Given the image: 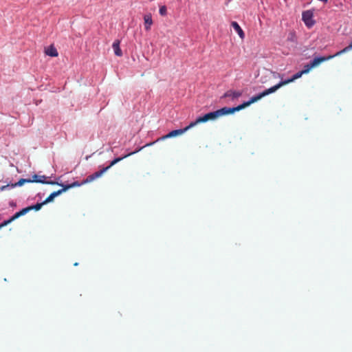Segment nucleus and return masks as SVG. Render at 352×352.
<instances>
[{
	"label": "nucleus",
	"mask_w": 352,
	"mask_h": 352,
	"mask_svg": "<svg viewBox=\"0 0 352 352\" xmlns=\"http://www.w3.org/2000/svg\"><path fill=\"white\" fill-rule=\"evenodd\" d=\"M218 118L217 110L214 111L208 112L203 116H199L196 118L194 122H192L193 126L199 123L206 122L209 120H215Z\"/></svg>",
	"instance_id": "1"
},
{
	"label": "nucleus",
	"mask_w": 352,
	"mask_h": 352,
	"mask_svg": "<svg viewBox=\"0 0 352 352\" xmlns=\"http://www.w3.org/2000/svg\"><path fill=\"white\" fill-rule=\"evenodd\" d=\"M302 20L307 28H312L316 23V21L314 19V10L303 11L302 13Z\"/></svg>",
	"instance_id": "2"
},
{
	"label": "nucleus",
	"mask_w": 352,
	"mask_h": 352,
	"mask_svg": "<svg viewBox=\"0 0 352 352\" xmlns=\"http://www.w3.org/2000/svg\"><path fill=\"white\" fill-rule=\"evenodd\" d=\"M192 127H193V124H192V122H190L189 125H188L187 126H186L184 129H175V130L170 131L165 135L159 138L157 140V141L160 140H164L167 138H174V137L180 135L184 133L186 131H187L188 129H190Z\"/></svg>",
	"instance_id": "3"
},
{
	"label": "nucleus",
	"mask_w": 352,
	"mask_h": 352,
	"mask_svg": "<svg viewBox=\"0 0 352 352\" xmlns=\"http://www.w3.org/2000/svg\"><path fill=\"white\" fill-rule=\"evenodd\" d=\"M47 177L45 175H38L34 174L32 175V179H30V183H41L43 184H50L54 185L58 184V182L52 181V180H47Z\"/></svg>",
	"instance_id": "4"
},
{
	"label": "nucleus",
	"mask_w": 352,
	"mask_h": 352,
	"mask_svg": "<svg viewBox=\"0 0 352 352\" xmlns=\"http://www.w3.org/2000/svg\"><path fill=\"white\" fill-rule=\"evenodd\" d=\"M241 110V109L240 108V105L239 104L238 106L233 107H222L219 109H217V113L218 118H219V117L223 116L233 114L235 112L239 111Z\"/></svg>",
	"instance_id": "5"
},
{
	"label": "nucleus",
	"mask_w": 352,
	"mask_h": 352,
	"mask_svg": "<svg viewBox=\"0 0 352 352\" xmlns=\"http://www.w3.org/2000/svg\"><path fill=\"white\" fill-rule=\"evenodd\" d=\"M335 55H330L328 56H318L314 57L311 61V64L313 66V67H315L322 63V62H324L326 60H328L332 58H333Z\"/></svg>",
	"instance_id": "6"
},
{
	"label": "nucleus",
	"mask_w": 352,
	"mask_h": 352,
	"mask_svg": "<svg viewBox=\"0 0 352 352\" xmlns=\"http://www.w3.org/2000/svg\"><path fill=\"white\" fill-rule=\"evenodd\" d=\"M260 99H261V96L259 95V94L255 95V96H253L252 97H251L247 101H244L243 103L240 104V108L242 109H243L244 108L250 106V104H252V103L254 102H257L258 100H259Z\"/></svg>",
	"instance_id": "7"
},
{
	"label": "nucleus",
	"mask_w": 352,
	"mask_h": 352,
	"mask_svg": "<svg viewBox=\"0 0 352 352\" xmlns=\"http://www.w3.org/2000/svg\"><path fill=\"white\" fill-rule=\"evenodd\" d=\"M144 29L146 31H148L151 30V26L153 24L152 16L151 13H148L144 14Z\"/></svg>",
	"instance_id": "8"
},
{
	"label": "nucleus",
	"mask_w": 352,
	"mask_h": 352,
	"mask_svg": "<svg viewBox=\"0 0 352 352\" xmlns=\"http://www.w3.org/2000/svg\"><path fill=\"white\" fill-rule=\"evenodd\" d=\"M231 26L233 28L234 31L238 34L241 38H243L245 37V33L239 24L236 21H232Z\"/></svg>",
	"instance_id": "9"
},
{
	"label": "nucleus",
	"mask_w": 352,
	"mask_h": 352,
	"mask_svg": "<svg viewBox=\"0 0 352 352\" xmlns=\"http://www.w3.org/2000/svg\"><path fill=\"white\" fill-rule=\"evenodd\" d=\"M241 96V91H236L232 90H228L221 97V98L231 97L232 100L238 98Z\"/></svg>",
	"instance_id": "10"
},
{
	"label": "nucleus",
	"mask_w": 352,
	"mask_h": 352,
	"mask_svg": "<svg viewBox=\"0 0 352 352\" xmlns=\"http://www.w3.org/2000/svg\"><path fill=\"white\" fill-rule=\"evenodd\" d=\"M45 53L50 57H56L58 55L56 48L53 45L45 48Z\"/></svg>",
	"instance_id": "11"
},
{
	"label": "nucleus",
	"mask_w": 352,
	"mask_h": 352,
	"mask_svg": "<svg viewBox=\"0 0 352 352\" xmlns=\"http://www.w3.org/2000/svg\"><path fill=\"white\" fill-rule=\"evenodd\" d=\"M112 47L114 50V54L118 56H122V52L120 47V41L118 40H116L112 45Z\"/></svg>",
	"instance_id": "12"
},
{
	"label": "nucleus",
	"mask_w": 352,
	"mask_h": 352,
	"mask_svg": "<svg viewBox=\"0 0 352 352\" xmlns=\"http://www.w3.org/2000/svg\"><path fill=\"white\" fill-rule=\"evenodd\" d=\"M135 152H133V153H128L126 155H124L123 156H121V157H115L113 160H111L109 163V165L107 166V167H109V169L114 166L115 164H116L117 163H118L119 162H120L121 160H122L123 159H124L125 157L131 155V154L133 153H135Z\"/></svg>",
	"instance_id": "13"
},
{
	"label": "nucleus",
	"mask_w": 352,
	"mask_h": 352,
	"mask_svg": "<svg viewBox=\"0 0 352 352\" xmlns=\"http://www.w3.org/2000/svg\"><path fill=\"white\" fill-rule=\"evenodd\" d=\"M302 74H303V72L299 71V72H296V74H294L291 78H289L287 79L283 80L285 82V84L286 85V84L292 82L294 81L295 80L300 78Z\"/></svg>",
	"instance_id": "14"
},
{
	"label": "nucleus",
	"mask_w": 352,
	"mask_h": 352,
	"mask_svg": "<svg viewBox=\"0 0 352 352\" xmlns=\"http://www.w3.org/2000/svg\"><path fill=\"white\" fill-rule=\"evenodd\" d=\"M26 183H30V178H21L17 182L11 184L10 188L20 187Z\"/></svg>",
	"instance_id": "15"
},
{
	"label": "nucleus",
	"mask_w": 352,
	"mask_h": 352,
	"mask_svg": "<svg viewBox=\"0 0 352 352\" xmlns=\"http://www.w3.org/2000/svg\"><path fill=\"white\" fill-rule=\"evenodd\" d=\"M60 195V191H54L45 200L46 204L52 202L55 197Z\"/></svg>",
	"instance_id": "16"
},
{
	"label": "nucleus",
	"mask_w": 352,
	"mask_h": 352,
	"mask_svg": "<svg viewBox=\"0 0 352 352\" xmlns=\"http://www.w3.org/2000/svg\"><path fill=\"white\" fill-rule=\"evenodd\" d=\"M285 85V84L283 80H280L278 83L268 89L270 94L276 92L279 88Z\"/></svg>",
	"instance_id": "17"
},
{
	"label": "nucleus",
	"mask_w": 352,
	"mask_h": 352,
	"mask_svg": "<svg viewBox=\"0 0 352 352\" xmlns=\"http://www.w3.org/2000/svg\"><path fill=\"white\" fill-rule=\"evenodd\" d=\"M45 202L43 201V202L41 203H36L35 204H33V205H31V206H29V208H30V210H35V211H38L39 210H41V208H42L43 206L45 205Z\"/></svg>",
	"instance_id": "18"
},
{
	"label": "nucleus",
	"mask_w": 352,
	"mask_h": 352,
	"mask_svg": "<svg viewBox=\"0 0 352 352\" xmlns=\"http://www.w3.org/2000/svg\"><path fill=\"white\" fill-rule=\"evenodd\" d=\"M108 170H109V167H103L100 170L96 171L94 173H93V175L95 177V178L97 179V178L101 177L102 175V174L104 173L105 172H107Z\"/></svg>",
	"instance_id": "19"
},
{
	"label": "nucleus",
	"mask_w": 352,
	"mask_h": 352,
	"mask_svg": "<svg viewBox=\"0 0 352 352\" xmlns=\"http://www.w3.org/2000/svg\"><path fill=\"white\" fill-rule=\"evenodd\" d=\"M58 185L63 187V188L58 190V191H60V195L63 192H65L66 190H69V188H72L70 184H61V183H58Z\"/></svg>",
	"instance_id": "20"
},
{
	"label": "nucleus",
	"mask_w": 352,
	"mask_h": 352,
	"mask_svg": "<svg viewBox=\"0 0 352 352\" xmlns=\"http://www.w3.org/2000/svg\"><path fill=\"white\" fill-rule=\"evenodd\" d=\"M312 68L314 67L309 62V63L304 65L303 69L301 71L303 72V74H308Z\"/></svg>",
	"instance_id": "21"
},
{
	"label": "nucleus",
	"mask_w": 352,
	"mask_h": 352,
	"mask_svg": "<svg viewBox=\"0 0 352 352\" xmlns=\"http://www.w3.org/2000/svg\"><path fill=\"white\" fill-rule=\"evenodd\" d=\"M159 13L161 16H166L167 14V8L166 6H161L159 9Z\"/></svg>",
	"instance_id": "22"
},
{
	"label": "nucleus",
	"mask_w": 352,
	"mask_h": 352,
	"mask_svg": "<svg viewBox=\"0 0 352 352\" xmlns=\"http://www.w3.org/2000/svg\"><path fill=\"white\" fill-rule=\"evenodd\" d=\"M94 179H96V178L94 176V175L91 174V175H88L86 177V179L82 182V184L89 183V182H91L94 181Z\"/></svg>",
	"instance_id": "23"
},
{
	"label": "nucleus",
	"mask_w": 352,
	"mask_h": 352,
	"mask_svg": "<svg viewBox=\"0 0 352 352\" xmlns=\"http://www.w3.org/2000/svg\"><path fill=\"white\" fill-rule=\"evenodd\" d=\"M287 41H292V42H296V36L294 32H290L288 37Z\"/></svg>",
	"instance_id": "24"
},
{
	"label": "nucleus",
	"mask_w": 352,
	"mask_h": 352,
	"mask_svg": "<svg viewBox=\"0 0 352 352\" xmlns=\"http://www.w3.org/2000/svg\"><path fill=\"white\" fill-rule=\"evenodd\" d=\"M30 211V210L29 206H28V207L22 208L21 210H20L18 212H19L21 216H23V215L26 214L28 212H29Z\"/></svg>",
	"instance_id": "25"
},
{
	"label": "nucleus",
	"mask_w": 352,
	"mask_h": 352,
	"mask_svg": "<svg viewBox=\"0 0 352 352\" xmlns=\"http://www.w3.org/2000/svg\"><path fill=\"white\" fill-rule=\"evenodd\" d=\"M12 222V221L11 218L10 217L8 219H6V220H4L3 221H2L0 223V226H1V228H3L4 226H6L7 225H8L9 223H10Z\"/></svg>",
	"instance_id": "26"
},
{
	"label": "nucleus",
	"mask_w": 352,
	"mask_h": 352,
	"mask_svg": "<svg viewBox=\"0 0 352 352\" xmlns=\"http://www.w3.org/2000/svg\"><path fill=\"white\" fill-rule=\"evenodd\" d=\"M351 50V48H349V45L347 47H345L342 50L338 52L336 54H335V56L339 54H341L342 53L346 52L349 50Z\"/></svg>",
	"instance_id": "27"
},
{
	"label": "nucleus",
	"mask_w": 352,
	"mask_h": 352,
	"mask_svg": "<svg viewBox=\"0 0 352 352\" xmlns=\"http://www.w3.org/2000/svg\"><path fill=\"white\" fill-rule=\"evenodd\" d=\"M10 186H11V184H8L7 185L3 186H0V192L1 191H3V190H8V189H11L12 188H10Z\"/></svg>",
	"instance_id": "28"
},
{
	"label": "nucleus",
	"mask_w": 352,
	"mask_h": 352,
	"mask_svg": "<svg viewBox=\"0 0 352 352\" xmlns=\"http://www.w3.org/2000/svg\"><path fill=\"white\" fill-rule=\"evenodd\" d=\"M269 94H270V93H269L268 89H267L264 90L263 91L259 93V95L261 96V98L265 97V96H267V95H269Z\"/></svg>",
	"instance_id": "29"
},
{
	"label": "nucleus",
	"mask_w": 352,
	"mask_h": 352,
	"mask_svg": "<svg viewBox=\"0 0 352 352\" xmlns=\"http://www.w3.org/2000/svg\"><path fill=\"white\" fill-rule=\"evenodd\" d=\"M20 217H21V216L20 215L19 212H16L10 218H11L12 221H13L15 219L19 218Z\"/></svg>",
	"instance_id": "30"
},
{
	"label": "nucleus",
	"mask_w": 352,
	"mask_h": 352,
	"mask_svg": "<svg viewBox=\"0 0 352 352\" xmlns=\"http://www.w3.org/2000/svg\"><path fill=\"white\" fill-rule=\"evenodd\" d=\"M81 184H82L79 183L78 182H74L70 184L72 188H74L75 186H80Z\"/></svg>",
	"instance_id": "31"
},
{
	"label": "nucleus",
	"mask_w": 352,
	"mask_h": 352,
	"mask_svg": "<svg viewBox=\"0 0 352 352\" xmlns=\"http://www.w3.org/2000/svg\"><path fill=\"white\" fill-rule=\"evenodd\" d=\"M9 206L12 208H14L16 206V203L14 201L12 200L9 202Z\"/></svg>",
	"instance_id": "32"
},
{
	"label": "nucleus",
	"mask_w": 352,
	"mask_h": 352,
	"mask_svg": "<svg viewBox=\"0 0 352 352\" xmlns=\"http://www.w3.org/2000/svg\"><path fill=\"white\" fill-rule=\"evenodd\" d=\"M44 194L41 193V192H38L36 194V197H38V198H42V197L43 196Z\"/></svg>",
	"instance_id": "33"
},
{
	"label": "nucleus",
	"mask_w": 352,
	"mask_h": 352,
	"mask_svg": "<svg viewBox=\"0 0 352 352\" xmlns=\"http://www.w3.org/2000/svg\"><path fill=\"white\" fill-rule=\"evenodd\" d=\"M74 266H77V265H78V263H75L74 264Z\"/></svg>",
	"instance_id": "34"
}]
</instances>
